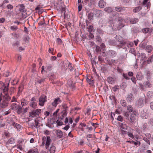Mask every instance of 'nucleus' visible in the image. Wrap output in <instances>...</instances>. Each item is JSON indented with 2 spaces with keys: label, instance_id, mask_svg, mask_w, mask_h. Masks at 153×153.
<instances>
[{
  "label": "nucleus",
  "instance_id": "obj_1",
  "mask_svg": "<svg viewBox=\"0 0 153 153\" xmlns=\"http://www.w3.org/2000/svg\"><path fill=\"white\" fill-rule=\"evenodd\" d=\"M1 99L0 101V107L2 108L7 107L8 105L9 101L11 100V97L7 94L6 93L2 96Z\"/></svg>",
  "mask_w": 153,
  "mask_h": 153
},
{
  "label": "nucleus",
  "instance_id": "obj_2",
  "mask_svg": "<svg viewBox=\"0 0 153 153\" xmlns=\"http://www.w3.org/2000/svg\"><path fill=\"white\" fill-rule=\"evenodd\" d=\"M101 55L104 57L107 56L108 57L114 58L116 56L117 53L115 51L112 50H110L107 51L102 52Z\"/></svg>",
  "mask_w": 153,
  "mask_h": 153
},
{
  "label": "nucleus",
  "instance_id": "obj_3",
  "mask_svg": "<svg viewBox=\"0 0 153 153\" xmlns=\"http://www.w3.org/2000/svg\"><path fill=\"white\" fill-rule=\"evenodd\" d=\"M41 109H37L36 110H33L29 113V116L31 118H39V114L41 113Z\"/></svg>",
  "mask_w": 153,
  "mask_h": 153
},
{
  "label": "nucleus",
  "instance_id": "obj_4",
  "mask_svg": "<svg viewBox=\"0 0 153 153\" xmlns=\"http://www.w3.org/2000/svg\"><path fill=\"white\" fill-rule=\"evenodd\" d=\"M38 102L37 99L36 97H34L30 100L29 105L30 107L36 109L37 108Z\"/></svg>",
  "mask_w": 153,
  "mask_h": 153
},
{
  "label": "nucleus",
  "instance_id": "obj_5",
  "mask_svg": "<svg viewBox=\"0 0 153 153\" xmlns=\"http://www.w3.org/2000/svg\"><path fill=\"white\" fill-rule=\"evenodd\" d=\"M51 141V140L49 137L48 136L47 137H44L42 138V146H44L45 143V148L47 149L48 148Z\"/></svg>",
  "mask_w": 153,
  "mask_h": 153
},
{
  "label": "nucleus",
  "instance_id": "obj_6",
  "mask_svg": "<svg viewBox=\"0 0 153 153\" xmlns=\"http://www.w3.org/2000/svg\"><path fill=\"white\" fill-rule=\"evenodd\" d=\"M137 113L135 111L132 112L129 116V120L132 124H134L137 121Z\"/></svg>",
  "mask_w": 153,
  "mask_h": 153
},
{
  "label": "nucleus",
  "instance_id": "obj_7",
  "mask_svg": "<svg viewBox=\"0 0 153 153\" xmlns=\"http://www.w3.org/2000/svg\"><path fill=\"white\" fill-rule=\"evenodd\" d=\"M145 102L146 100L145 98H140L136 102V105L138 107L141 108L144 105Z\"/></svg>",
  "mask_w": 153,
  "mask_h": 153
},
{
  "label": "nucleus",
  "instance_id": "obj_8",
  "mask_svg": "<svg viewBox=\"0 0 153 153\" xmlns=\"http://www.w3.org/2000/svg\"><path fill=\"white\" fill-rule=\"evenodd\" d=\"M46 96L45 95H42L39 98V105L41 106H43L45 103L46 101Z\"/></svg>",
  "mask_w": 153,
  "mask_h": 153
},
{
  "label": "nucleus",
  "instance_id": "obj_9",
  "mask_svg": "<svg viewBox=\"0 0 153 153\" xmlns=\"http://www.w3.org/2000/svg\"><path fill=\"white\" fill-rule=\"evenodd\" d=\"M140 117L143 119H147L149 117V113L146 109H144L141 111Z\"/></svg>",
  "mask_w": 153,
  "mask_h": 153
},
{
  "label": "nucleus",
  "instance_id": "obj_10",
  "mask_svg": "<svg viewBox=\"0 0 153 153\" xmlns=\"http://www.w3.org/2000/svg\"><path fill=\"white\" fill-rule=\"evenodd\" d=\"M126 99L128 102H131L134 100L133 95L131 93L128 94L126 96Z\"/></svg>",
  "mask_w": 153,
  "mask_h": 153
},
{
  "label": "nucleus",
  "instance_id": "obj_11",
  "mask_svg": "<svg viewBox=\"0 0 153 153\" xmlns=\"http://www.w3.org/2000/svg\"><path fill=\"white\" fill-rule=\"evenodd\" d=\"M20 105H19V103H17V102H13L11 104L10 108L11 109L14 111H16L18 108H19Z\"/></svg>",
  "mask_w": 153,
  "mask_h": 153
},
{
  "label": "nucleus",
  "instance_id": "obj_12",
  "mask_svg": "<svg viewBox=\"0 0 153 153\" xmlns=\"http://www.w3.org/2000/svg\"><path fill=\"white\" fill-rule=\"evenodd\" d=\"M115 38L121 44L125 45V44L126 42L123 40V38L120 35H116Z\"/></svg>",
  "mask_w": 153,
  "mask_h": 153
},
{
  "label": "nucleus",
  "instance_id": "obj_13",
  "mask_svg": "<svg viewBox=\"0 0 153 153\" xmlns=\"http://www.w3.org/2000/svg\"><path fill=\"white\" fill-rule=\"evenodd\" d=\"M62 102V100L59 97L55 98L54 101L52 102V105L53 106L56 107L57 104L60 103Z\"/></svg>",
  "mask_w": 153,
  "mask_h": 153
},
{
  "label": "nucleus",
  "instance_id": "obj_14",
  "mask_svg": "<svg viewBox=\"0 0 153 153\" xmlns=\"http://www.w3.org/2000/svg\"><path fill=\"white\" fill-rule=\"evenodd\" d=\"M87 126L85 123H80L79 128L82 131H84L85 129H86Z\"/></svg>",
  "mask_w": 153,
  "mask_h": 153
},
{
  "label": "nucleus",
  "instance_id": "obj_15",
  "mask_svg": "<svg viewBox=\"0 0 153 153\" xmlns=\"http://www.w3.org/2000/svg\"><path fill=\"white\" fill-rule=\"evenodd\" d=\"M146 78L147 80L150 79L152 76V73L149 71H145Z\"/></svg>",
  "mask_w": 153,
  "mask_h": 153
},
{
  "label": "nucleus",
  "instance_id": "obj_16",
  "mask_svg": "<svg viewBox=\"0 0 153 153\" xmlns=\"http://www.w3.org/2000/svg\"><path fill=\"white\" fill-rule=\"evenodd\" d=\"M114 10L115 11L117 12H122L125 11V7L117 6L115 7Z\"/></svg>",
  "mask_w": 153,
  "mask_h": 153
},
{
  "label": "nucleus",
  "instance_id": "obj_17",
  "mask_svg": "<svg viewBox=\"0 0 153 153\" xmlns=\"http://www.w3.org/2000/svg\"><path fill=\"white\" fill-rule=\"evenodd\" d=\"M56 133L58 137L61 138L63 137V132L60 130H57L56 131Z\"/></svg>",
  "mask_w": 153,
  "mask_h": 153
},
{
  "label": "nucleus",
  "instance_id": "obj_18",
  "mask_svg": "<svg viewBox=\"0 0 153 153\" xmlns=\"http://www.w3.org/2000/svg\"><path fill=\"white\" fill-rule=\"evenodd\" d=\"M105 2L103 0H100L98 3L99 7L101 8L104 7L105 6Z\"/></svg>",
  "mask_w": 153,
  "mask_h": 153
},
{
  "label": "nucleus",
  "instance_id": "obj_19",
  "mask_svg": "<svg viewBox=\"0 0 153 153\" xmlns=\"http://www.w3.org/2000/svg\"><path fill=\"white\" fill-rule=\"evenodd\" d=\"M153 50V47L151 45H147L145 49V50L148 53H150Z\"/></svg>",
  "mask_w": 153,
  "mask_h": 153
},
{
  "label": "nucleus",
  "instance_id": "obj_20",
  "mask_svg": "<svg viewBox=\"0 0 153 153\" xmlns=\"http://www.w3.org/2000/svg\"><path fill=\"white\" fill-rule=\"evenodd\" d=\"M136 77L138 80H142L144 77L141 72H139L136 76Z\"/></svg>",
  "mask_w": 153,
  "mask_h": 153
},
{
  "label": "nucleus",
  "instance_id": "obj_21",
  "mask_svg": "<svg viewBox=\"0 0 153 153\" xmlns=\"http://www.w3.org/2000/svg\"><path fill=\"white\" fill-rule=\"evenodd\" d=\"M20 102L22 107L26 106L27 104V100L24 98L21 99L20 100Z\"/></svg>",
  "mask_w": 153,
  "mask_h": 153
},
{
  "label": "nucleus",
  "instance_id": "obj_22",
  "mask_svg": "<svg viewBox=\"0 0 153 153\" xmlns=\"http://www.w3.org/2000/svg\"><path fill=\"white\" fill-rule=\"evenodd\" d=\"M102 14V12L101 10H96L95 11V15L97 17L101 16Z\"/></svg>",
  "mask_w": 153,
  "mask_h": 153
},
{
  "label": "nucleus",
  "instance_id": "obj_23",
  "mask_svg": "<svg viewBox=\"0 0 153 153\" xmlns=\"http://www.w3.org/2000/svg\"><path fill=\"white\" fill-rule=\"evenodd\" d=\"M129 20H130V23L131 24H132L136 23L139 21L138 19V18H131V19H130Z\"/></svg>",
  "mask_w": 153,
  "mask_h": 153
},
{
  "label": "nucleus",
  "instance_id": "obj_24",
  "mask_svg": "<svg viewBox=\"0 0 153 153\" xmlns=\"http://www.w3.org/2000/svg\"><path fill=\"white\" fill-rule=\"evenodd\" d=\"M140 127L143 130H146V129H148V125L147 123H142Z\"/></svg>",
  "mask_w": 153,
  "mask_h": 153
},
{
  "label": "nucleus",
  "instance_id": "obj_25",
  "mask_svg": "<svg viewBox=\"0 0 153 153\" xmlns=\"http://www.w3.org/2000/svg\"><path fill=\"white\" fill-rule=\"evenodd\" d=\"M56 147L52 145L49 149V151L51 153H54L56 151Z\"/></svg>",
  "mask_w": 153,
  "mask_h": 153
},
{
  "label": "nucleus",
  "instance_id": "obj_26",
  "mask_svg": "<svg viewBox=\"0 0 153 153\" xmlns=\"http://www.w3.org/2000/svg\"><path fill=\"white\" fill-rule=\"evenodd\" d=\"M12 125L13 126L15 127L18 130L20 129L21 127V126L19 124L14 122L12 123Z\"/></svg>",
  "mask_w": 153,
  "mask_h": 153
},
{
  "label": "nucleus",
  "instance_id": "obj_27",
  "mask_svg": "<svg viewBox=\"0 0 153 153\" xmlns=\"http://www.w3.org/2000/svg\"><path fill=\"white\" fill-rule=\"evenodd\" d=\"M62 115L61 117L60 118L61 120H63L64 118L66 116L68 112L67 111H65V110H63L62 112Z\"/></svg>",
  "mask_w": 153,
  "mask_h": 153
},
{
  "label": "nucleus",
  "instance_id": "obj_28",
  "mask_svg": "<svg viewBox=\"0 0 153 153\" xmlns=\"http://www.w3.org/2000/svg\"><path fill=\"white\" fill-rule=\"evenodd\" d=\"M108 82L111 84H113L114 83L113 78L111 76L108 77L107 79Z\"/></svg>",
  "mask_w": 153,
  "mask_h": 153
},
{
  "label": "nucleus",
  "instance_id": "obj_29",
  "mask_svg": "<svg viewBox=\"0 0 153 153\" xmlns=\"http://www.w3.org/2000/svg\"><path fill=\"white\" fill-rule=\"evenodd\" d=\"M104 10L108 13H110L113 11L112 8L110 7H106L104 9Z\"/></svg>",
  "mask_w": 153,
  "mask_h": 153
},
{
  "label": "nucleus",
  "instance_id": "obj_30",
  "mask_svg": "<svg viewBox=\"0 0 153 153\" xmlns=\"http://www.w3.org/2000/svg\"><path fill=\"white\" fill-rule=\"evenodd\" d=\"M9 82L7 83V86H4V87L3 88V92H6L8 91V87L9 86Z\"/></svg>",
  "mask_w": 153,
  "mask_h": 153
},
{
  "label": "nucleus",
  "instance_id": "obj_31",
  "mask_svg": "<svg viewBox=\"0 0 153 153\" xmlns=\"http://www.w3.org/2000/svg\"><path fill=\"white\" fill-rule=\"evenodd\" d=\"M141 9L140 6H139L136 7L133 10V12L134 13H137L139 12Z\"/></svg>",
  "mask_w": 153,
  "mask_h": 153
},
{
  "label": "nucleus",
  "instance_id": "obj_32",
  "mask_svg": "<svg viewBox=\"0 0 153 153\" xmlns=\"http://www.w3.org/2000/svg\"><path fill=\"white\" fill-rule=\"evenodd\" d=\"M19 10L21 12H24L25 11V7L23 4H21L19 5Z\"/></svg>",
  "mask_w": 153,
  "mask_h": 153
},
{
  "label": "nucleus",
  "instance_id": "obj_33",
  "mask_svg": "<svg viewBox=\"0 0 153 153\" xmlns=\"http://www.w3.org/2000/svg\"><path fill=\"white\" fill-rule=\"evenodd\" d=\"M15 142V140L13 138H11L9 139L7 143V144H13Z\"/></svg>",
  "mask_w": 153,
  "mask_h": 153
},
{
  "label": "nucleus",
  "instance_id": "obj_34",
  "mask_svg": "<svg viewBox=\"0 0 153 153\" xmlns=\"http://www.w3.org/2000/svg\"><path fill=\"white\" fill-rule=\"evenodd\" d=\"M18 114H20L23 113L22 107L21 106L16 110Z\"/></svg>",
  "mask_w": 153,
  "mask_h": 153
},
{
  "label": "nucleus",
  "instance_id": "obj_35",
  "mask_svg": "<svg viewBox=\"0 0 153 153\" xmlns=\"http://www.w3.org/2000/svg\"><path fill=\"white\" fill-rule=\"evenodd\" d=\"M120 127L122 128L125 130L127 129V126L125 124L121 123L120 125Z\"/></svg>",
  "mask_w": 153,
  "mask_h": 153
},
{
  "label": "nucleus",
  "instance_id": "obj_36",
  "mask_svg": "<svg viewBox=\"0 0 153 153\" xmlns=\"http://www.w3.org/2000/svg\"><path fill=\"white\" fill-rule=\"evenodd\" d=\"M39 153L38 150L36 149H31L28 152V153Z\"/></svg>",
  "mask_w": 153,
  "mask_h": 153
},
{
  "label": "nucleus",
  "instance_id": "obj_37",
  "mask_svg": "<svg viewBox=\"0 0 153 153\" xmlns=\"http://www.w3.org/2000/svg\"><path fill=\"white\" fill-rule=\"evenodd\" d=\"M127 109L129 112H133L134 111H133V107L130 105H129L127 106Z\"/></svg>",
  "mask_w": 153,
  "mask_h": 153
},
{
  "label": "nucleus",
  "instance_id": "obj_38",
  "mask_svg": "<svg viewBox=\"0 0 153 153\" xmlns=\"http://www.w3.org/2000/svg\"><path fill=\"white\" fill-rule=\"evenodd\" d=\"M145 86L147 88H150L151 87V84L149 81H147L145 83Z\"/></svg>",
  "mask_w": 153,
  "mask_h": 153
},
{
  "label": "nucleus",
  "instance_id": "obj_39",
  "mask_svg": "<svg viewBox=\"0 0 153 153\" xmlns=\"http://www.w3.org/2000/svg\"><path fill=\"white\" fill-rule=\"evenodd\" d=\"M120 103L121 105L124 107H126L127 105V103L125 100H121L120 101Z\"/></svg>",
  "mask_w": 153,
  "mask_h": 153
},
{
  "label": "nucleus",
  "instance_id": "obj_40",
  "mask_svg": "<svg viewBox=\"0 0 153 153\" xmlns=\"http://www.w3.org/2000/svg\"><path fill=\"white\" fill-rule=\"evenodd\" d=\"M147 95L149 98L153 97V92L152 91H149L147 94Z\"/></svg>",
  "mask_w": 153,
  "mask_h": 153
},
{
  "label": "nucleus",
  "instance_id": "obj_41",
  "mask_svg": "<svg viewBox=\"0 0 153 153\" xmlns=\"http://www.w3.org/2000/svg\"><path fill=\"white\" fill-rule=\"evenodd\" d=\"M12 35L14 37L18 39L19 37V35L17 33H12Z\"/></svg>",
  "mask_w": 153,
  "mask_h": 153
},
{
  "label": "nucleus",
  "instance_id": "obj_42",
  "mask_svg": "<svg viewBox=\"0 0 153 153\" xmlns=\"http://www.w3.org/2000/svg\"><path fill=\"white\" fill-rule=\"evenodd\" d=\"M17 98L15 96H13L12 99L11 100V102L13 103L14 102H17V103H19V102L17 101Z\"/></svg>",
  "mask_w": 153,
  "mask_h": 153
},
{
  "label": "nucleus",
  "instance_id": "obj_43",
  "mask_svg": "<svg viewBox=\"0 0 153 153\" xmlns=\"http://www.w3.org/2000/svg\"><path fill=\"white\" fill-rule=\"evenodd\" d=\"M10 29L13 31H14L17 30L18 29V27L17 26L13 25L11 26L10 27Z\"/></svg>",
  "mask_w": 153,
  "mask_h": 153
},
{
  "label": "nucleus",
  "instance_id": "obj_44",
  "mask_svg": "<svg viewBox=\"0 0 153 153\" xmlns=\"http://www.w3.org/2000/svg\"><path fill=\"white\" fill-rule=\"evenodd\" d=\"M93 14L91 13H89L88 14V17L89 20H91L93 17Z\"/></svg>",
  "mask_w": 153,
  "mask_h": 153
},
{
  "label": "nucleus",
  "instance_id": "obj_45",
  "mask_svg": "<svg viewBox=\"0 0 153 153\" xmlns=\"http://www.w3.org/2000/svg\"><path fill=\"white\" fill-rule=\"evenodd\" d=\"M150 29L149 28H143L142 29L143 32L145 33H147L149 31Z\"/></svg>",
  "mask_w": 153,
  "mask_h": 153
},
{
  "label": "nucleus",
  "instance_id": "obj_46",
  "mask_svg": "<svg viewBox=\"0 0 153 153\" xmlns=\"http://www.w3.org/2000/svg\"><path fill=\"white\" fill-rule=\"evenodd\" d=\"M88 31L90 32H92L94 31L93 26L92 25H89L88 27Z\"/></svg>",
  "mask_w": 153,
  "mask_h": 153
},
{
  "label": "nucleus",
  "instance_id": "obj_47",
  "mask_svg": "<svg viewBox=\"0 0 153 153\" xmlns=\"http://www.w3.org/2000/svg\"><path fill=\"white\" fill-rule=\"evenodd\" d=\"M126 87V84L125 82H123L120 86V87L122 89H124Z\"/></svg>",
  "mask_w": 153,
  "mask_h": 153
},
{
  "label": "nucleus",
  "instance_id": "obj_48",
  "mask_svg": "<svg viewBox=\"0 0 153 153\" xmlns=\"http://www.w3.org/2000/svg\"><path fill=\"white\" fill-rule=\"evenodd\" d=\"M105 60L106 61L107 63L110 65H112V61H110V60H109L107 57L105 59Z\"/></svg>",
  "mask_w": 153,
  "mask_h": 153
},
{
  "label": "nucleus",
  "instance_id": "obj_49",
  "mask_svg": "<svg viewBox=\"0 0 153 153\" xmlns=\"http://www.w3.org/2000/svg\"><path fill=\"white\" fill-rule=\"evenodd\" d=\"M146 45L145 43H143L140 45V46L142 49H146Z\"/></svg>",
  "mask_w": 153,
  "mask_h": 153
},
{
  "label": "nucleus",
  "instance_id": "obj_50",
  "mask_svg": "<svg viewBox=\"0 0 153 153\" xmlns=\"http://www.w3.org/2000/svg\"><path fill=\"white\" fill-rule=\"evenodd\" d=\"M153 55L151 56L147 60V62L148 63H149L150 62H152L153 61Z\"/></svg>",
  "mask_w": 153,
  "mask_h": 153
},
{
  "label": "nucleus",
  "instance_id": "obj_51",
  "mask_svg": "<svg viewBox=\"0 0 153 153\" xmlns=\"http://www.w3.org/2000/svg\"><path fill=\"white\" fill-rule=\"evenodd\" d=\"M10 74V73L8 71L5 72L3 74V76L5 77H8Z\"/></svg>",
  "mask_w": 153,
  "mask_h": 153
},
{
  "label": "nucleus",
  "instance_id": "obj_52",
  "mask_svg": "<svg viewBox=\"0 0 153 153\" xmlns=\"http://www.w3.org/2000/svg\"><path fill=\"white\" fill-rule=\"evenodd\" d=\"M108 86L106 85H105L103 87V90L105 92H106L108 90Z\"/></svg>",
  "mask_w": 153,
  "mask_h": 153
},
{
  "label": "nucleus",
  "instance_id": "obj_53",
  "mask_svg": "<svg viewBox=\"0 0 153 153\" xmlns=\"http://www.w3.org/2000/svg\"><path fill=\"white\" fill-rule=\"evenodd\" d=\"M139 88L142 90H144L145 89V85L144 86L142 83L139 84Z\"/></svg>",
  "mask_w": 153,
  "mask_h": 153
},
{
  "label": "nucleus",
  "instance_id": "obj_54",
  "mask_svg": "<svg viewBox=\"0 0 153 153\" xmlns=\"http://www.w3.org/2000/svg\"><path fill=\"white\" fill-rule=\"evenodd\" d=\"M62 107L63 108V110H65V111H67L68 108L66 104H63L62 105Z\"/></svg>",
  "mask_w": 153,
  "mask_h": 153
},
{
  "label": "nucleus",
  "instance_id": "obj_55",
  "mask_svg": "<svg viewBox=\"0 0 153 153\" xmlns=\"http://www.w3.org/2000/svg\"><path fill=\"white\" fill-rule=\"evenodd\" d=\"M149 123L151 126H153V118H151L149 120Z\"/></svg>",
  "mask_w": 153,
  "mask_h": 153
},
{
  "label": "nucleus",
  "instance_id": "obj_56",
  "mask_svg": "<svg viewBox=\"0 0 153 153\" xmlns=\"http://www.w3.org/2000/svg\"><path fill=\"white\" fill-rule=\"evenodd\" d=\"M56 123H57V125L58 126H61L63 125V122L60 121H59L58 120H57L56 121Z\"/></svg>",
  "mask_w": 153,
  "mask_h": 153
},
{
  "label": "nucleus",
  "instance_id": "obj_57",
  "mask_svg": "<svg viewBox=\"0 0 153 153\" xmlns=\"http://www.w3.org/2000/svg\"><path fill=\"white\" fill-rule=\"evenodd\" d=\"M56 42L58 44H61L62 43V40L60 38H57L56 39Z\"/></svg>",
  "mask_w": 153,
  "mask_h": 153
},
{
  "label": "nucleus",
  "instance_id": "obj_58",
  "mask_svg": "<svg viewBox=\"0 0 153 153\" xmlns=\"http://www.w3.org/2000/svg\"><path fill=\"white\" fill-rule=\"evenodd\" d=\"M98 61L100 62L101 63H102L103 61V59L102 58L101 56H99L98 57Z\"/></svg>",
  "mask_w": 153,
  "mask_h": 153
},
{
  "label": "nucleus",
  "instance_id": "obj_59",
  "mask_svg": "<svg viewBox=\"0 0 153 153\" xmlns=\"http://www.w3.org/2000/svg\"><path fill=\"white\" fill-rule=\"evenodd\" d=\"M97 32L99 34H102L103 33V31L100 28L97 29Z\"/></svg>",
  "mask_w": 153,
  "mask_h": 153
},
{
  "label": "nucleus",
  "instance_id": "obj_60",
  "mask_svg": "<svg viewBox=\"0 0 153 153\" xmlns=\"http://www.w3.org/2000/svg\"><path fill=\"white\" fill-rule=\"evenodd\" d=\"M127 134H128V136L129 137H130L132 138H134V135L132 133H131L130 132H128Z\"/></svg>",
  "mask_w": 153,
  "mask_h": 153
},
{
  "label": "nucleus",
  "instance_id": "obj_61",
  "mask_svg": "<svg viewBox=\"0 0 153 153\" xmlns=\"http://www.w3.org/2000/svg\"><path fill=\"white\" fill-rule=\"evenodd\" d=\"M35 125L34 126V127L35 128H38L39 127V123L36 120H35Z\"/></svg>",
  "mask_w": 153,
  "mask_h": 153
},
{
  "label": "nucleus",
  "instance_id": "obj_62",
  "mask_svg": "<svg viewBox=\"0 0 153 153\" xmlns=\"http://www.w3.org/2000/svg\"><path fill=\"white\" fill-rule=\"evenodd\" d=\"M131 79L132 82L136 84L137 82V80L136 78L134 77H132L131 78Z\"/></svg>",
  "mask_w": 153,
  "mask_h": 153
},
{
  "label": "nucleus",
  "instance_id": "obj_63",
  "mask_svg": "<svg viewBox=\"0 0 153 153\" xmlns=\"http://www.w3.org/2000/svg\"><path fill=\"white\" fill-rule=\"evenodd\" d=\"M52 67V66L51 65H49L47 66V69L48 71H50L51 70Z\"/></svg>",
  "mask_w": 153,
  "mask_h": 153
},
{
  "label": "nucleus",
  "instance_id": "obj_64",
  "mask_svg": "<svg viewBox=\"0 0 153 153\" xmlns=\"http://www.w3.org/2000/svg\"><path fill=\"white\" fill-rule=\"evenodd\" d=\"M117 119L119 121L122 122L123 120V118L122 116L120 115L118 117Z\"/></svg>",
  "mask_w": 153,
  "mask_h": 153
}]
</instances>
